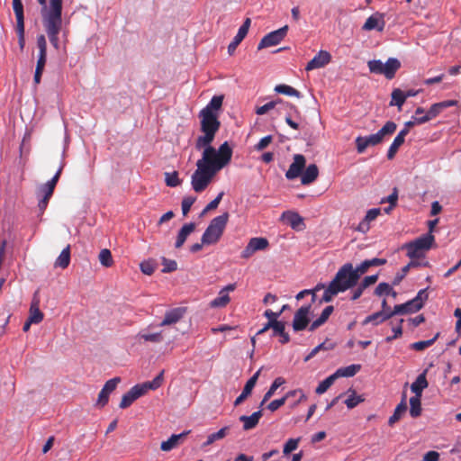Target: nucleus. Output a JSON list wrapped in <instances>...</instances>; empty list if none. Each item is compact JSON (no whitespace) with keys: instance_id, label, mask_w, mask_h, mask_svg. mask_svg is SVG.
<instances>
[{"instance_id":"1","label":"nucleus","mask_w":461,"mask_h":461,"mask_svg":"<svg viewBox=\"0 0 461 461\" xmlns=\"http://www.w3.org/2000/svg\"><path fill=\"white\" fill-rule=\"evenodd\" d=\"M232 157V149L225 141L218 149H207L203 151L202 158L196 162V170L191 177V185L196 193H202L212 182L215 175L229 165Z\"/></svg>"},{"instance_id":"2","label":"nucleus","mask_w":461,"mask_h":461,"mask_svg":"<svg viewBox=\"0 0 461 461\" xmlns=\"http://www.w3.org/2000/svg\"><path fill=\"white\" fill-rule=\"evenodd\" d=\"M360 275L351 263L344 264L336 273L334 278L324 291L321 301L329 303L339 293L347 291L357 285Z\"/></svg>"},{"instance_id":"3","label":"nucleus","mask_w":461,"mask_h":461,"mask_svg":"<svg viewBox=\"0 0 461 461\" xmlns=\"http://www.w3.org/2000/svg\"><path fill=\"white\" fill-rule=\"evenodd\" d=\"M201 119V131L203 135L199 136L195 140V149L197 150H206L207 149H214L212 146L217 131L220 129L221 122L218 115L214 112L207 109H202L199 113Z\"/></svg>"},{"instance_id":"4","label":"nucleus","mask_w":461,"mask_h":461,"mask_svg":"<svg viewBox=\"0 0 461 461\" xmlns=\"http://www.w3.org/2000/svg\"><path fill=\"white\" fill-rule=\"evenodd\" d=\"M51 5L52 8L50 13L45 16L42 23L51 45L56 50H59V34L62 28V14H60L59 4L58 1L53 0Z\"/></svg>"},{"instance_id":"5","label":"nucleus","mask_w":461,"mask_h":461,"mask_svg":"<svg viewBox=\"0 0 461 461\" xmlns=\"http://www.w3.org/2000/svg\"><path fill=\"white\" fill-rule=\"evenodd\" d=\"M229 217L230 215L226 212L210 221L201 239L203 244L213 245L220 240L228 223Z\"/></svg>"},{"instance_id":"6","label":"nucleus","mask_w":461,"mask_h":461,"mask_svg":"<svg viewBox=\"0 0 461 461\" xmlns=\"http://www.w3.org/2000/svg\"><path fill=\"white\" fill-rule=\"evenodd\" d=\"M288 309V305L284 304L279 312L267 310L264 315L268 319L267 323L257 332V335L262 334L269 329L273 330V336H280V342L285 344L288 342V334L285 332V323L277 321L280 314Z\"/></svg>"},{"instance_id":"7","label":"nucleus","mask_w":461,"mask_h":461,"mask_svg":"<svg viewBox=\"0 0 461 461\" xmlns=\"http://www.w3.org/2000/svg\"><path fill=\"white\" fill-rule=\"evenodd\" d=\"M435 237L433 234L427 233L418 239L403 245L406 249V255L411 259L424 258L425 253L434 247Z\"/></svg>"},{"instance_id":"8","label":"nucleus","mask_w":461,"mask_h":461,"mask_svg":"<svg viewBox=\"0 0 461 461\" xmlns=\"http://www.w3.org/2000/svg\"><path fill=\"white\" fill-rule=\"evenodd\" d=\"M367 66L371 73L383 75L387 79H393L401 68V62L395 58H389L385 63H383L380 59L369 60Z\"/></svg>"},{"instance_id":"9","label":"nucleus","mask_w":461,"mask_h":461,"mask_svg":"<svg viewBox=\"0 0 461 461\" xmlns=\"http://www.w3.org/2000/svg\"><path fill=\"white\" fill-rule=\"evenodd\" d=\"M62 171V167L59 168L55 176L48 181L46 184L41 185L38 189V195L41 196L39 201L38 207L41 213H43L48 206L49 201L53 194L56 185L59 179Z\"/></svg>"},{"instance_id":"10","label":"nucleus","mask_w":461,"mask_h":461,"mask_svg":"<svg viewBox=\"0 0 461 461\" xmlns=\"http://www.w3.org/2000/svg\"><path fill=\"white\" fill-rule=\"evenodd\" d=\"M288 25H285L284 27L271 32L266 36H264L258 45V50H260L265 48L276 46L281 42L285 39L287 34Z\"/></svg>"},{"instance_id":"11","label":"nucleus","mask_w":461,"mask_h":461,"mask_svg":"<svg viewBox=\"0 0 461 461\" xmlns=\"http://www.w3.org/2000/svg\"><path fill=\"white\" fill-rule=\"evenodd\" d=\"M311 303L303 305L294 313L293 321V329L294 331H301L307 328L310 322L309 314L311 312Z\"/></svg>"},{"instance_id":"12","label":"nucleus","mask_w":461,"mask_h":461,"mask_svg":"<svg viewBox=\"0 0 461 461\" xmlns=\"http://www.w3.org/2000/svg\"><path fill=\"white\" fill-rule=\"evenodd\" d=\"M268 247V240L266 238H252L249 240L248 245L241 252V258L248 259L255 252L264 250Z\"/></svg>"},{"instance_id":"13","label":"nucleus","mask_w":461,"mask_h":461,"mask_svg":"<svg viewBox=\"0 0 461 461\" xmlns=\"http://www.w3.org/2000/svg\"><path fill=\"white\" fill-rule=\"evenodd\" d=\"M145 393L140 386V384H136L130 389L125 394L122 395V401L120 402L121 409H126L130 407L134 401H136L140 396L144 395Z\"/></svg>"},{"instance_id":"14","label":"nucleus","mask_w":461,"mask_h":461,"mask_svg":"<svg viewBox=\"0 0 461 461\" xmlns=\"http://www.w3.org/2000/svg\"><path fill=\"white\" fill-rule=\"evenodd\" d=\"M251 23V20L249 18H246L243 22V24L239 29L238 33L234 37L233 41L228 46V52L230 55H232L239 46V44L243 41V39L248 34L249 26Z\"/></svg>"},{"instance_id":"15","label":"nucleus","mask_w":461,"mask_h":461,"mask_svg":"<svg viewBox=\"0 0 461 461\" xmlns=\"http://www.w3.org/2000/svg\"><path fill=\"white\" fill-rule=\"evenodd\" d=\"M357 151L359 154H362L365 152V150L370 147V146H376L381 144V141L378 140L376 135L370 134L368 136H358L355 140Z\"/></svg>"},{"instance_id":"16","label":"nucleus","mask_w":461,"mask_h":461,"mask_svg":"<svg viewBox=\"0 0 461 461\" xmlns=\"http://www.w3.org/2000/svg\"><path fill=\"white\" fill-rule=\"evenodd\" d=\"M261 368L258 370L246 383L242 393L238 396L234 402V406L241 404L252 393L254 386L257 384L258 376L260 375Z\"/></svg>"},{"instance_id":"17","label":"nucleus","mask_w":461,"mask_h":461,"mask_svg":"<svg viewBox=\"0 0 461 461\" xmlns=\"http://www.w3.org/2000/svg\"><path fill=\"white\" fill-rule=\"evenodd\" d=\"M186 308L177 307L167 311L159 326H168L178 322L185 315Z\"/></svg>"},{"instance_id":"18","label":"nucleus","mask_w":461,"mask_h":461,"mask_svg":"<svg viewBox=\"0 0 461 461\" xmlns=\"http://www.w3.org/2000/svg\"><path fill=\"white\" fill-rule=\"evenodd\" d=\"M31 139H32V131H26V132L23 135L21 145L19 147V153H20L19 164L22 167H24L28 160V156L31 151Z\"/></svg>"},{"instance_id":"19","label":"nucleus","mask_w":461,"mask_h":461,"mask_svg":"<svg viewBox=\"0 0 461 461\" xmlns=\"http://www.w3.org/2000/svg\"><path fill=\"white\" fill-rule=\"evenodd\" d=\"M331 56L328 51L321 50L317 55L311 59L305 69L312 70L316 68H320L327 65L330 61Z\"/></svg>"},{"instance_id":"20","label":"nucleus","mask_w":461,"mask_h":461,"mask_svg":"<svg viewBox=\"0 0 461 461\" xmlns=\"http://www.w3.org/2000/svg\"><path fill=\"white\" fill-rule=\"evenodd\" d=\"M385 23L383 14H375L369 16L364 23L362 29L364 31L376 30L382 32L384 28Z\"/></svg>"},{"instance_id":"21","label":"nucleus","mask_w":461,"mask_h":461,"mask_svg":"<svg viewBox=\"0 0 461 461\" xmlns=\"http://www.w3.org/2000/svg\"><path fill=\"white\" fill-rule=\"evenodd\" d=\"M38 291L35 292L31 307H30V315L28 319L30 320V322H33L35 324L40 323L43 320V313L40 310L39 304H40V299L38 297Z\"/></svg>"},{"instance_id":"22","label":"nucleus","mask_w":461,"mask_h":461,"mask_svg":"<svg viewBox=\"0 0 461 461\" xmlns=\"http://www.w3.org/2000/svg\"><path fill=\"white\" fill-rule=\"evenodd\" d=\"M305 163L306 160L303 155H294V162L290 165V179L296 178L302 175Z\"/></svg>"},{"instance_id":"23","label":"nucleus","mask_w":461,"mask_h":461,"mask_svg":"<svg viewBox=\"0 0 461 461\" xmlns=\"http://www.w3.org/2000/svg\"><path fill=\"white\" fill-rule=\"evenodd\" d=\"M307 122L294 107L290 105V127L295 130L307 131Z\"/></svg>"},{"instance_id":"24","label":"nucleus","mask_w":461,"mask_h":461,"mask_svg":"<svg viewBox=\"0 0 461 461\" xmlns=\"http://www.w3.org/2000/svg\"><path fill=\"white\" fill-rule=\"evenodd\" d=\"M319 176V169L315 164L309 165L305 170H303L301 176V182L303 185H311L313 183Z\"/></svg>"},{"instance_id":"25","label":"nucleus","mask_w":461,"mask_h":461,"mask_svg":"<svg viewBox=\"0 0 461 461\" xmlns=\"http://www.w3.org/2000/svg\"><path fill=\"white\" fill-rule=\"evenodd\" d=\"M426 374L427 370H424L418 375L416 380L411 385V390L415 393V396L421 397L422 391L429 385V383L426 379Z\"/></svg>"},{"instance_id":"26","label":"nucleus","mask_w":461,"mask_h":461,"mask_svg":"<svg viewBox=\"0 0 461 461\" xmlns=\"http://www.w3.org/2000/svg\"><path fill=\"white\" fill-rule=\"evenodd\" d=\"M195 227H196V225L194 222H190V223L185 224L180 229V230L178 231L177 237H176V244H175V247L176 249H179L184 245L188 235L191 234L195 230Z\"/></svg>"},{"instance_id":"27","label":"nucleus","mask_w":461,"mask_h":461,"mask_svg":"<svg viewBox=\"0 0 461 461\" xmlns=\"http://www.w3.org/2000/svg\"><path fill=\"white\" fill-rule=\"evenodd\" d=\"M262 417V411H258L252 413L250 416L242 415L240 417V420L243 422V429L244 430H249L254 429L259 419Z\"/></svg>"},{"instance_id":"28","label":"nucleus","mask_w":461,"mask_h":461,"mask_svg":"<svg viewBox=\"0 0 461 461\" xmlns=\"http://www.w3.org/2000/svg\"><path fill=\"white\" fill-rule=\"evenodd\" d=\"M189 431H184L180 434H173L167 440L161 443L160 448L163 451H170L179 445L181 439L185 438Z\"/></svg>"},{"instance_id":"29","label":"nucleus","mask_w":461,"mask_h":461,"mask_svg":"<svg viewBox=\"0 0 461 461\" xmlns=\"http://www.w3.org/2000/svg\"><path fill=\"white\" fill-rule=\"evenodd\" d=\"M333 311L334 307L332 305L325 307L321 315L319 316V318H317L315 321L312 322V324L309 327V330L313 331L321 325H323L328 321Z\"/></svg>"},{"instance_id":"30","label":"nucleus","mask_w":461,"mask_h":461,"mask_svg":"<svg viewBox=\"0 0 461 461\" xmlns=\"http://www.w3.org/2000/svg\"><path fill=\"white\" fill-rule=\"evenodd\" d=\"M420 310V308H418L417 304L415 303H413V300L411 299L405 303L395 305L392 313L393 316L395 314H407V313L416 312Z\"/></svg>"},{"instance_id":"31","label":"nucleus","mask_w":461,"mask_h":461,"mask_svg":"<svg viewBox=\"0 0 461 461\" xmlns=\"http://www.w3.org/2000/svg\"><path fill=\"white\" fill-rule=\"evenodd\" d=\"M386 262L387 261H386L385 258H372V259H366V260H364L360 265H358L356 267V269L358 272V274L360 276H362V275H364L365 273L367 272L369 267H377V266H383V265H385Z\"/></svg>"},{"instance_id":"32","label":"nucleus","mask_w":461,"mask_h":461,"mask_svg":"<svg viewBox=\"0 0 461 461\" xmlns=\"http://www.w3.org/2000/svg\"><path fill=\"white\" fill-rule=\"evenodd\" d=\"M397 129V124L393 121H388L385 124L376 132L375 133L381 143L388 136L393 135Z\"/></svg>"},{"instance_id":"33","label":"nucleus","mask_w":461,"mask_h":461,"mask_svg":"<svg viewBox=\"0 0 461 461\" xmlns=\"http://www.w3.org/2000/svg\"><path fill=\"white\" fill-rule=\"evenodd\" d=\"M393 317V313H385V311H380L377 312H375L369 316H367L364 321L363 324H367L372 322L374 325H378L379 323L384 322L386 320H389Z\"/></svg>"},{"instance_id":"34","label":"nucleus","mask_w":461,"mask_h":461,"mask_svg":"<svg viewBox=\"0 0 461 461\" xmlns=\"http://www.w3.org/2000/svg\"><path fill=\"white\" fill-rule=\"evenodd\" d=\"M407 404H406V396L403 395L401 402L396 406L393 415L388 420V424L393 426L395 422H397L402 415L406 411Z\"/></svg>"},{"instance_id":"35","label":"nucleus","mask_w":461,"mask_h":461,"mask_svg":"<svg viewBox=\"0 0 461 461\" xmlns=\"http://www.w3.org/2000/svg\"><path fill=\"white\" fill-rule=\"evenodd\" d=\"M70 263V245H68L58 257L54 263L55 267L65 269Z\"/></svg>"},{"instance_id":"36","label":"nucleus","mask_w":461,"mask_h":461,"mask_svg":"<svg viewBox=\"0 0 461 461\" xmlns=\"http://www.w3.org/2000/svg\"><path fill=\"white\" fill-rule=\"evenodd\" d=\"M290 227L296 231H302L306 228L303 218L296 212L290 211Z\"/></svg>"},{"instance_id":"37","label":"nucleus","mask_w":461,"mask_h":461,"mask_svg":"<svg viewBox=\"0 0 461 461\" xmlns=\"http://www.w3.org/2000/svg\"><path fill=\"white\" fill-rule=\"evenodd\" d=\"M361 369L360 365H350L346 367H340L336 372L335 375L337 378L339 377H352L354 376L359 370Z\"/></svg>"},{"instance_id":"38","label":"nucleus","mask_w":461,"mask_h":461,"mask_svg":"<svg viewBox=\"0 0 461 461\" xmlns=\"http://www.w3.org/2000/svg\"><path fill=\"white\" fill-rule=\"evenodd\" d=\"M230 427L225 426L219 429L217 432L212 433L207 437V440L203 444V447L212 445L217 440L222 439L229 433Z\"/></svg>"},{"instance_id":"39","label":"nucleus","mask_w":461,"mask_h":461,"mask_svg":"<svg viewBox=\"0 0 461 461\" xmlns=\"http://www.w3.org/2000/svg\"><path fill=\"white\" fill-rule=\"evenodd\" d=\"M164 370H162L152 381L145 382L140 384L144 393H146L149 390H156L161 386L163 383Z\"/></svg>"},{"instance_id":"40","label":"nucleus","mask_w":461,"mask_h":461,"mask_svg":"<svg viewBox=\"0 0 461 461\" xmlns=\"http://www.w3.org/2000/svg\"><path fill=\"white\" fill-rule=\"evenodd\" d=\"M285 384V379L283 377H277L275 379L273 384H271L268 391L265 393L263 400L261 402V405H263L266 402H267L276 393V391L283 384Z\"/></svg>"},{"instance_id":"41","label":"nucleus","mask_w":461,"mask_h":461,"mask_svg":"<svg viewBox=\"0 0 461 461\" xmlns=\"http://www.w3.org/2000/svg\"><path fill=\"white\" fill-rule=\"evenodd\" d=\"M391 96L392 100L390 102V105H395L399 110H401L406 101L405 96L403 95V91L400 88H395L393 90Z\"/></svg>"},{"instance_id":"42","label":"nucleus","mask_w":461,"mask_h":461,"mask_svg":"<svg viewBox=\"0 0 461 461\" xmlns=\"http://www.w3.org/2000/svg\"><path fill=\"white\" fill-rule=\"evenodd\" d=\"M13 9L16 17V25H24L23 5L22 0H13Z\"/></svg>"},{"instance_id":"43","label":"nucleus","mask_w":461,"mask_h":461,"mask_svg":"<svg viewBox=\"0 0 461 461\" xmlns=\"http://www.w3.org/2000/svg\"><path fill=\"white\" fill-rule=\"evenodd\" d=\"M410 415L417 418L421 414V397L413 396L410 399Z\"/></svg>"},{"instance_id":"44","label":"nucleus","mask_w":461,"mask_h":461,"mask_svg":"<svg viewBox=\"0 0 461 461\" xmlns=\"http://www.w3.org/2000/svg\"><path fill=\"white\" fill-rule=\"evenodd\" d=\"M439 336V333H437L432 339H428V340H420V341H417V342H414L412 344L410 345V348L413 350H416V351H422L424 350L425 348L432 346L435 341L438 339Z\"/></svg>"},{"instance_id":"45","label":"nucleus","mask_w":461,"mask_h":461,"mask_svg":"<svg viewBox=\"0 0 461 461\" xmlns=\"http://www.w3.org/2000/svg\"><path fill=\"white\" fill-rule=\"evenodd\" d=\"M404 139L401 138L399 135H396L393 141L390 145L387 151V158L393 159L396 153L398 152L399 148L404 143Z\"/></svg>"},{"instance_id":"46","label":"nucleus","mask_w":461,"mask_h":461,"mask_svg":"<svg viewBox=\"0 0 461 461\" xmlns=\"http://www.w3.org/2000/svg\"><path fill=\"white\" fill-rule=\"evenodd\" d=\"M334 347H335V344L327 339L326 341H324V342L321 343L320 345H318L317 347H315L310 352V354L305 357L304 361L305 362L309 361L312 357H313L321 350H330V349H333Z\"/></svg>"},{"instance_id":"47","label":"nucleus","mask_w":461,"mask_h":461,"mask_svg":"<svg viewBox=\"0 0 461 461\" xmlns=\"http://www.w3.org/2000/svg\"><path fill=\"white\" fill-rule=\"evenodd\" d=\"M336 379L337 375H335V373L328 376L326 379H324L319 384L315 390V393L318 394L324 393L333 384Z\"/></svg>"},{"instance_id":"48","label":"nucleus","mask_w":461,"mask_h":461,"mask_svg":"<svg viewBox=\"0 0 461 461\" xmlns=\"http://www.w3.org/2000/svg\"><path fill=\"white\" fill-rule=\"evenodd\" d=\"M99 261L100 263L105 267H110L113 264V256L109 249H104L99 253Z\"/></svg>"},{"instance_id":"49","label":"nucleus","mask_w":461,"mask_h":461,"mask_svg":"<svg viewBox=\"0 0 461 461\" xmlns=\"http://www.w3.org/2000/svg\"><path fill=\"white\" fill-rule=\"evenodd\" d=\"M140 267L143 274L150 276L154 273L157 263L154 259L145 260L140 264Z\"/></svg>"},{"instance_id":"50","label":"nucleus","mask_w":461,"mask_h":461,"mask_svg":"<svg viewBox=\"0 0 461 461\" xmlns=\"http://www.w3.org/2000/svg\"><path fill=\"white\" fill-rule=\"evenodd\" d=\"M222 102L223 95H214L203 109H207L211 112L218 111L221 108Z\"/></svg>"},{"instance_id":"51","label":"nucleus","mask_w":461,"mask_h":461,"mask_svg":"<svg viewBox=\"0 0 461 461\" xmlns=\"http://www.w3.org/2000/svg\"><path fill=\"white\" fill-rule=\"evenodd\" d=\"M364 401L365 399L362 395H357L356 392L352 391V393L346 399L345 404L348 409H353Z\"/></svg>"},{"instance_id":"52","label":"nucleus","mask_w":461,"mask_h":461,"mask_svg":"<svg viewBox=\"0 0 461 461\" xmlns=\"http://www.w3.org/2000/svg\"><path fill=\"white\" fill-rule=\"evenodd\" d=\"M165 182L167 186L175 187L181 184V179L178 177V173L174 171L173 173H165Z\"/></svg>"},{"instance_id":"53","label":"nucleus","mask_w":461,"mask_h":461,"mask_svg":"<svg viewBox=\"0 0 461 461\" xmlns=\"http://www.w3.org/2000/svg\"><path fill=\"white\" fill-rule=\"evenodd\" d=\"M278 104H281V99L276 98V100H273L271 102L267 103L266 104L258 107L256 110L257 114L262 115L267 113L268 111L275 109Z\"/></svg>"},{"instance_id":"54","label":"nucleus","mask_w":461,"mask_h":461,"mask_svg":"<svg viewBox=\"0 0 461 461\" xmlns=\"http://www.w3.org/2000/svg\"><path fill=\"white\" fill-rule=\"evenodd\" d=\"M428 287L421 289L418 292L417 295L412 299L413 303L417 304L418 308H422L424 305V303L428 300L429 294L427 293Z\"/></svg>"},{"instance_id":"55","label":"nucleus","mask_w":461,"mask_h":461,"mask_svg":"<svg viewBox=\"0 0 461 461\" xmlns=\"http://www.w3.org/2000/svg\"><path fill=\"white\" fill-rule=\"evenodd\" d=\"M230 302V296L221 291L220 296L211 302L212 307H224Z\"/></svg>"},{"instance_id":"56","label":"nucleus","mask_w":461,"mask_h":461,"mask_svg":"<svg viewBox=\"0 0 461 461\" xmlns=\"http://www.w3.org/2000/svg\"><path fill=\"white\" fill-rule=\"evenodd\" d=\"M163 273H171L177 269V263L173 259L162 258Z\"/></svg>"},{"instance_id":"57","label":"nucleus","mask_w":461,"mask_h":461,"mask_svg":"<svg viewBox=\"0 0 461 461\" xmlns=\"http://www.w3.org/2000/svg\"><path fill=\"white\" fill-rule=\"evenodd\" d=\"M381 213L380 208H373L367 211L363 222L360 223L359 229H361L362 225L366 223L368 224L370 221L376 219V217Z\"/></svg>"},{"instance_id":"58","label":"nucleus","mask_w":461,"mask_h":461,"mask_svg":"<svg viewBox=\"0 0 461 461\" xmlns=\"http://www.w3.org/2000/svg\"><path fill=\"white\" fill-rule=\"evenodd\" d=\"M196 200L195 196H186L182 200V212L184 216H186Z\"/></svg>"},{"instance_id":"59","label":"nucleus","mask_w":461,"mask_h":461,"mask_svg":"<svg viewBox=\"0 0 461 461\" xmlns=\"http://www.w3.org/2000/svg\"><path fill=\"white\" fill-rule=\"evenodd\" d=\"M391 292H393V288L389 284L380 283L375 290V294L377 296H382L384 294H389Z\"/></svg>"},{"instance_id":"60","label":"nucleus","mask_w":461,"mask_h":461,"mask_svg":"<svg viewBox=\"0 0 461 461\" xmlns=\"http://www.w3.org/2000/svg\"><path fill=\"white\" fill-rule=\"evenodd\" d=\"M287 398H288V393H286L285 395H284L280 399H276V400L272 401L267 405V409L269 411H275L278 410L281 406H283L285 403Z\"/></svg>"},{"instance_id":"61","label":"nucleus","mask_w":461,"mask_h":461,"mask_svg":"<svg viewBox=\"0 0 461 461\" xmlns=\"http://www.w3.org/2000/svg\"><path fill=\"white\" fill-rule=\"evenodd\" d=\"M140 339L145 341H150L154 343H158L163 340V336L161 332L152 333V334H140Z\"/></svg>"},{"instance_id":"62","label":"nucleus","mask_w":461,"mask_h":461,"mask_svg":"<svg viewBox=\"0 0 461 461\" xmlns=\"http://www.w3.org/2000/svg\"><path fill=\"white\" fill-rule=\"evenodd\" d=\"M120 382H121L120 377L112 378L105 383L103 389L110 394L116 389V387Z\"/></svg>"},{"instance_id":"63","label":"nucleus","mask_w":461,"mask_h":461,"mask_svg":"<svg viewBox=\"0 0 461 461\" xmlns=\"http://www.w3.org/2000/svg\"><path fill=\"white\" fill-rule=\"evenodd\" d=\"M409 268H414V267H429L430 264L428 260H425L424 258H414L411 259V261L407 264Z\"/></svg>"},{"instance_id":"64","label":"nucleus","mask_w":461,"mask_h":461,"mask_svg":"<svg viewBox=\"0 0 461 461\" xmlns=\"http://www.w3.org/2000/svg\"><path fill=\"white\" fill-rule=\"evenodd\" d=\"M109 395L110 394L107 392L102 389L98 394L96 405L99 406L100 408L104 407L108 403Z\"/></svg>"}]
</instances>
